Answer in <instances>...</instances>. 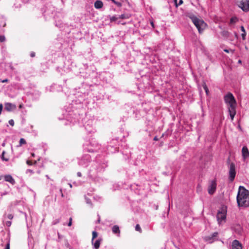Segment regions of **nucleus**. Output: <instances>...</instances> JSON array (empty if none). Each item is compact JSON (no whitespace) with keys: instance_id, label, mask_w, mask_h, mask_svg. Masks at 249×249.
Wrapping results in <instances>:
<instances>
[{"instance_id":"obj_1","label":"nucleus","mask_w":249,"mask_h":249,"mask_svg":"<svg viewBox=\"0 0 249 249\" xmlns=\"http://www.w3.org/2000/svg\"><path fill=\"white\" fill-rule=\"evenodd\" d=\"M74 102L69 104L68 106L65 107L64 110L62 111V117H59V120H66L70 123L74 124L77 122V115L78 113V111L74 107Z\"/></svg>"},{"instance_id":"obj_2","label":"nucleus","mask_w":249,"mask_h":249,"mask_svg":"<svg viewBox=\"0 0 249 249\" xmlns=\"http://www.w3.org/2000/svg\"><path fill=\"white\" fill-rule=\"evenodd\" d=\"M107 166V161L104 157L100 155L96 156V160L93 161L89 174L90 177L94 175V173L102 172Z\"/></svg>"},{"instance_id":"obj_3","label":"nucleus","mask_w":249,"mask_h":249,"mask_svg":"<svg viewBox=\"0 0 249 249\" xmlns=\"http://www.w3.org/2000/svg\"><path fill=\"white\" fill-rule=\"evenodd\" d=\"M236 199L238 207H247L249 206V191L244 187L240 186Z\"/></svg>"},{"instance_id":"obj_4","label":"nucleus","mask_w":249,"mask_h":249,"mask_svg":"<svg viewBox=\"0 0 249 249\" xmlns=\"http://www.w3.org/2000/svg\"><path fill=\"white\" fill-rule=\"evenodd\" d=\"M224 101L227 105L228 112L231 121H232L236 115V102L233 94L229 92L224 96Z\"/></svg>"},{"instance_id":"obj_5","label":"nucleus","mask_w":249,"mask_h":249,"mask_svg":"<svg viewBox=\"0 0 249 249\" xmlns=\"http://www.w3.org/2000/svg\"><path fill=\"white\" fill-rule=\"evenodd\" d=\"M186 16L192 20V22L197 29L199 33H202L206 28L207 24L203 20L198 18L191 12L187 13Z\"/></svg>"},{"instance_id":"obj_6","label":"nucleus","mask_w":249,"mask_h":249,"mask_svg":"<svg viewBox=\"0 0 249 249\" xmlns=\"http://www.w3.org/2000/svg\"><path fill=\"white\" fill-rule=\"evenodd\" d=\"M100 147L96 140L92 138L85 144V150L89 152H94L100 149Z\"/></svg>"},{"instance_id":"obj_7","label":"nucleus","mask_w":249,"mask_h":249,"mask_svg":"<svg viewBox=\"0 0 249 249\" xmlns=\"http://www.w3.org/2000/svg\"><path fill=\"white\" fill-rule=\"evenodd\" d=\"M95 121L93 119H90L85 122L84 126L89 133H94L96 131L95 127Z\"/></svg>"},{"instance_id":"obj_8","label":"nucleus","mask_w":249,"mask_h":249,"mask_svg":"<svg viewBox=\"0 0 249 249\" xmlns=\"http://www.w3.org/2000/svg\"><path fill=\"white\" fill-rule=\"evenodd\" d=\"M91 161V156L89 154L83 155L78 160V164L83 167H87Z\"/></svg>"},{"instance_id":"obj_9","label":"nucleus","mask_w":249,"mask_h":249,"mask_svg":"<svg viewBox=\"0 0 249 249\" xmlns=\"http://www.w3.org/2000/svg\"><path fill=\"white\" fill-rule=\"evenodd\" d=\"M238 6L244 12L249 11V0H240L238 1Z\"/></svg>"},{"instance_id":"obj_10","label":"nucleus","mask_w":249,"mask_h":249,"mask_svg":"<svg viewBox=\"0 0 249 249\" xmlns=\"http://www.w3.org/2000/svg\"><path fill=\"white\" fill-rule=\"evenodd\" d=\"M229 174V180L231 182H232L234 180L236 175L235 166L233 163H231L230 164Z\"/></svg>"},{"instance_id":"obj_11","label":"nucleus","mask_w":249,"mask_h":249,"mask_svg":"<svg viewBox=\"0 0 249 249\" xmlns=\"http://www.w3.org/2000/svg\"><path fill=\"white\" fill-rule=\"evenodd\" d=\"M217 183L216 179L211 180L208 187V192L210 195H213L216 191Z\"/></svg>"},{"instance_id":"obj_12","label":"nucleus","mask_w":249,"mask_h":249,"mask_svg":"<svg viewBox=\"0 0 249 249\" xmlns=\"http://www.w3.org/2000/svg\"><path fill=\"white\" fill-rule=\"evenodd\" d=\"M217 235L218 232H214L210 235L205 236L204 237V240L209 243H212L216 240Z\"/></svg>"},{"instance_id":"obj_13","label":"nucleus","mask_w":249,"mask_h":249,"mask_svg":"<svg viewBox=\"0 0 249 249\" xmlns=\"http://www.w3.org/2000/svg\"><path fill=\"white\" fill-rule=\"evenodd\" d=\"M118 151V147L115 146V145H109L107 146L106 149L104 148L102 152L104 151L106 152L107 154L114 153Z\"/></svg>"},{"instance_id":"obj_14","label":"nucleus","mask_w":249,"mask_h":249,"mask_svg":"<svg viewBox=\"0 0 249 249\" xmlns=\"http://www.w3.org/2000/svg\"><path fill=\"white\" fill-rule=\"evenodd\" d=\"M5 109L7 111L10 112L16 109V106L15 104L10 103H5L4 104Z\"/></svg>"},{"instance_id":"obj_15","label":"nucleus","mask_w":249,"mask_h":249,"mask_svg":"<svg viewBox=\"0 0 249 249\" xmlns=\"http://www.w3.org/2000/svg\"><path fill=\"white\" fill-rule=\"evenodd\" d=\"M242 156L245 160L249 157V151L247 146H244L242 149Z\"/></svg>"},{"instance_id":"obj_16","label":"nucleus","mask_w":249,"mask_h":249,"mask_svg":"<svg viewBox=\"0 0 249 249\" xmlns=\"http://www.w3.org/2000/svg\"><path fill=\"white\" fill-rule=\"evenodd\" d=\"M231 249H242V246L237 240H234L232 243Z\"/></svg>"},{"instance_id":"obj_17","label":"nucleus","mask_w":249,"mask_h":249,"mask_svg":"<svg viewBox=\"0 0 249 249\" xmlns=\"http://www.w3.org/2000/svg\"><path fill=\"white\" fill-rule=\"evenodd\" d=\"M3 178L5 181L10 182L12 185H14L16 183L15 179L10 175H5L3 176Z\"/></svg>"},{"instance_id":"obj_18","label":"nucleus","mask_w":249,"mask_h":249,"mask_svg":"<svg viewBox=\"0 0 249 249\" xmlns=\"http://www.w3.org/2000/svg\"><path fill=\"white\" fill-rule=\"evenodd\" d=\"M102 241V239L101 238H98L95 241H94V240L91 241L92 245L93 246V249H99Z\"/></svg>"},{"instance_id":"obj_19","label":"nucleus","mask_w":249,"mask_h":249,"mask_svg":"<svg viewBox=\"0 0 249 249\" xmlns=\"http://www.w3.org/2000/svg\"><path fill=\"white\" fill-rule=\"evenodd\" d=\"M217 219L218 222L224 220L226 219V215L224 213L219 212L217 214Z\"/></svg>"},{"instance_id":"obj_20","label":"nucleus","mask_w":249,"mask_h":249,"mask_svg":"<svg viewBox=\"0 0 249 249\" xmlns=\"http://www.w3.org/2000/svg\"><path fill=\"white\" fill-rule=\"evenodd\" d=\"M112 231L113 233L117 234L118 236H120V230L118 226H113L112 228Z\"/></svg>"},{"instance_id":"obj_21","label":"nucleus","mask_w":249,"mask_h":249,"mask_svg":"<svg viewBox=\"0 0 249 249\" xmlns=\"http://www.w3.org/2000/svg\"><path fill=\"white\" fill-rule=\"evenodd\" d=\"M103 6V2L101 0H97L94 2V7L96 9H100Z\"/></svg>"},{"instance_id":"obj_22","label":"nucleus","mask_w":249,"mask_h":249,"mask_svg":"<svg viewBox=\"0 0 249 249\" xmlns=\"http://www.w3.org/2000/svg\"><path fill=\"white\" fill-rule=\"evenodd\" d=\"M241 30L242 32V33L241 34L242 39H243V40H245L246 36V31H245V29L244 26H241Z\"/></svg>"},{"instance_id":"obj_23","label":"nucleus","mask_w":249,"mask_h":249,"mask_svg":"<svg viewBox=\"0 0 249 249\" xmlns=\"http://www.w3.org/2000/svg\"><path fill=\"white\" fill-rule=\"evenodd\" d=\"M130 17L129 14H123L119 16V18L128 19Z\"/></svg>"},{"instance_id":"obj_24","label":"nucleus","mask_w":249,"mask_h":249,"mask_svg":"<svg viewBox=\"0 0 249 249\" xmlns=\"http://www.w3.org/2000/svg\"><path fill=\"white\" fill-rule=\"evenodd\" d=\"M55 25L60 29H62L63 27V23L61 20L56 21L55 20Z\"/></svg>"},{"instance_id":"obj_25","label":"nucleus","mask_w":249,"mask_h":249,"mask_svg":"<svg viewBox=\"0 0 249 249\" xmlns=\"http://www.w3.org/2000/svg\"><path fill=\"white\" fill-rule=\"evenodd\" d=\"M203 88L206 93L207 95H208V93H209V89H208V88L207 87L206 84L205 83H204V84H203Z\"/></svg>"},{"instance_id":"obj_26","label":"nucleus","mask_w":249,"mask_h":249,"mask_svg":"<svg viewBox=\"0 0 249 249\" xmlns=\"http://www.w3.org/2000/svg\"><path fill=\"white\" fill-rule=\"evenodd\" d=\"M85 200H86V202L87 204H89V205H90V207H91V208H92L93 206H92V203H91V200H90L89 198H88V197H85Z\"/></svg>"},{"instance_id":"obj_27","label":"nucleus","mask_w":249,"mask_h":249,"mask_svg":"<svg viewBox=\"0 0 249 249\" xmlns=\"http://www.w3.org/2000/svg\"><path fill=\"white\" fill-rule=\"evenodd\" d=\"M118 18H119V17H117L116 16H113L110 18V20L111 22L115 21Z\"/></svg>"},{"instance_id":"obj_28","label":"nucleus","mask_w":249,"mask_h":249,"mask_svg":"<svg viewBox=\"0 0 249 249\" xmlns=\"http://www.w3.org/2000/svg\"><path fill=\"white\" fill-rule=\"evenodd\" d=\"M237 21V18L236 17H232L230 19L231 24H234Z\"/></svg>"},{"instance_id":"obj_29","label":"nucleus","mask_w":249,"mask_h":249,"mask_svg":"<svg viewBox=\"0 0 249 249\" xmlns=\"http://www.w3.org/2000/svg\"><path fill=\"white\" fill-rule=\"evenodd\" d=\"M92 237L91 241L94 240V239L97 237L98 233L96 231H92Z\"/></svg>"},{"instance_id":"obj_30","label":"nucleus","mask_w":249,"mask_h":249,"mask_svg":"<svg viewBox=\"0 0 249 249\" xmlns=\"http://www.w3.org/2000/svg\"><path fill=\"white\" fill-rule=\"evenodd\" d=\"M60 221V218H56L54 219L52 222L53 225H56L58 223H59Z\"/></svg>"},{"instance_id":"obj_31","label":"nucleus","mask_w":249,"mask_h":249,"mask_svg":"<svg viewBox=\"0 0 249 249\" xmlns=\"http://www.w3.org/2000/svg\"><path fill=\"white\" fill-rule=\"evenodd\" d=\"M175 4L176 7H178V6L181 5L183 3V0H179L178 3H177V0H174Z\"/></svg>"},{"instance_id":"obj_32","label":"nucleus","mask_w":249,"mask_h":249,"mask_svg":"<svg viewBox=\"0 0 249 249\" xmlns=\"http://www.w3.org/2000/svg\"><path fill=\"white\" fill-rule=\"evenodd\" d=\"M114 3H115L118 7H121L122 3L120 2L115 1V0H111Z\"/></svg>"},{"instance_id":"obj_33","label":"nucleus","mask_w":249,"mask_h":249,"mask_svg":"<svg viewBox=\"0 0 249 249\" xmlns=\"http://www.w3.org/2000/svg\"><path fill=\"white\" fill-rule=\"evenodd\" d=\"M6 40V38L4 36L0 35V42H3Z\"/></svg>"},{"instance_id":"obj_34","label":"nucleus","mask_w":249,"mask_h":249,"mask_svg":"<svg viewBox=\"0 0 249 249\" xmlns=\"http://www.w3.org/2000/svg\"><path fill=\"white\" fill-rule=\"evenodd\" d=\"M135 230L141 232V228L139 224H137L135 226Z\"/></svg>"},{"instance_id":"obj_35","label":"nucleus","mask_w":249,"mask_h":249,"mask_svg":"<svg viewBox=\"0 0 249 249\" xmlns=\"http://www.w3.org/2000/svg\"><path fill=\"white\" fill-rule=\"evenodd\" d=\"M26 143V141L23 138H21L19 140V144L20 145Z\"/></svg>"},{"instance_id":"obj_36","label":"nucleus","mask_w":249,"mask_h":249,"mask_svg":"<svg viewBox=\"0 0 249 249\" xmlns=\"http://www.w3.org/2000/svg\"><path fill=\"white\" fill-rule=\"evenodd\" d=\"M4 154H5V151H3L2 153L1 156V158L3 160L8 161V159H6L4 157Z\"/></svg>"},{"instance_id":"obj_37","label":"nucleus","mask_w":249,"mask_h":249,"mask_svg":"<svg viewBox=\"0 0 249 249\" xmlns=\"http://www.w3.org/2000/svg\"><path fill=\"white\" fill-rule=\"evenodd\" d=\"M59 193L60 194V195L62 197H64V193L63 192V190L62 188H60L59 190Z\"/></svg>"},{"instance_id":"obj_38","label":"nucleus","mask_w":249,"mask_h":249,"mask_svg":"<svg viewBox=\"0 0 249 249\" xmlns=\"http://www.w3.org/2000/svg\"><path fill=\"white\" fill-rule=\"evenodd\" d=\"M8 194H9V192H7V191H4L3 192L1 193L0 196L1 197H2L3 196H4L5 195H7Z\"/></svg>"},{"instance_id":"obj_39","label":"nucleus","mask_w":249,"mask_h":249,"mask_svg":"<svg viewBox=\"0 0 249 249\" xmlns=\"http://www.w3.org/2000/svg\"><path fill=\"white\" fill-rule=\"evenodd\" d=\"M7 217L9 219H12L13 218V215L12 214H8L7 215Z\"/></svg>"},{"instance_id":"obj_40","label":"nucleus","mask_w":249,"mask_h":249,"mask_svg":"<svg viewBox=\"0 0 249 249\" xmlns=\"http://www.w3.org/2000/svg\"><path fill=\"white\" fill-rule=\"evenodd\" d=\"M9 124L11 126H13L14 125V121L13 119H11L9 121Z\"/></svg>"},{"instance_id":"obj_41","label":"nucleus","mask_w":249,"mask_h":249,"mask_svg":"<svg viewBox=\"0 0 249 249\" xmlns=\"http://www.w3.org/2000/svg\"><path fill=\"white\" fill-rule=\"evenodd\" d=\"M0 81L1 82V83H7L8 82H9V80L7 78L5 79H0Z\"/></svg>"},{"instance_id":"obj_42","label":"nucleus","mask_w":249,"mask_h":249,"mask_svg":"<svg viewBox=\"0 0 249 249\" xmlns=\"http://www.w3.org/2000/svg\"><path fill=\"white\" fill-rule=\"evenodd\" d=\"M52 187L51 188V191H53V190L56 189L57 188L56 186L55 185H53L52 184H51Z\"/></svg>"},{"instance_id":"obj_43","label":"nucleus","mask_w":249,"mask_h":249,"mask_svg":"<svg viewBox=\"0 0 249 249\" xmlns=\"http://www.w3.org/2000/svg\"><path fill=\"white\" fill-rule=\"evenodd\" d=\"M72 224V218L71 217H70V219H69V222L68 224V226H71Z\"/></svg>"},{"instance_id":"obj_44","label":"nucleus","mask_w":249,"mask_h":249,"mask_svg":"<svg viewBox=\"0 0 249 249\" xmlns=\"http://www.w3.org/2000/svg\"><path fill=\"white\" fill-rule=\"evenodd\" d=\"M5 224H6V225L7 226H8V227H10V226H11V221H6V222H5Z\"/></svg>"},{"instance_id":"obj_45","label":"nucleus","mask_w":249,"mask_h":249,"mask_svg":"<svg viewBox=\"0 0 249 249\" xmlns=\"http://www.w3.org/2000/svg\"><path fill=\"white\" fill-rule=\"evenodd\" d=\"M35 56V52H31L30 53V56L32 57H34Z\"/></svg>"},{"instance_id":"obj_46","label":"nucleus","mask_w":249,"mask_h":249,"mask_svg":"<svg viewBox=\"0 0 249 249\" xmlns=\"http://www.w3.org/2000/svg\"><path fill=\"white\" fill-rule=\"evenodd\" d=\"M30 173L31 174H33L34 173L33 171L32 170H31V169H28L27 171H26V173Z\"/></svg>"},{"instance_id":"obj_47","label":"nucleus","mask_w":249,"mask_h":249,"mask_svg":"<svg viewBox=\"0 0 249 249\" xmlns=\"http://www.w3.org/2000/svg\"><path fill=\"white\" fill-rule=\"evenodd\" d=\"M5 249H10V244L8 243L5 247Z\"/></svg>"},{"instance_id":"obj_48","label":"nucleus","mask_w":249,"mask_h":249,"mask_svg":"<svg viewBox=\"0 0 249 249\" xmlns=\"http://www.w3.org/2000/svg\"><path fill=\"white\" fill-rule=\"evenodd\" d=\"M26 163L27 164H28L29 165H31L32 164V161H31L30 160H27Z\"/></svg>"},{"instance_id":"obj_49","label":"nucleus","mask_w":249,"mask_h":249,"mask_svg":"<svg viewBox=\"0 0 249 249\" xmlns=\"http://www.w3.org/2000/svg\"><path fill=\"white\" fill-rule=\"evenodd\" d=\"M77 176L78 177H81L82 176V174L81 172H77Z\"/></svg>"},{"instance_id":"obj_50","label":"nucleus","mask_w":249,"mask_h":249,"mask_svg":"<svg viewBox=\"0 0 249 249\" xmlns=\"http://www.w3.org/2000/svg\"><path fill=\"white\" fill-rule=\"evenodd\" d=\"M150 24L151 25L152 28H154V24L153 21H150Z\"/></svg>"},{"instance_id":"obj_51","label":"nucleus","mask_w":249,"mask_h":249,"mask_svg":"<svg viewBox=\"0 0 249 249\" xmlns=\"http://www.w3.org/2000/svg\"><path fill=\"white\" fill-rule=\"evenodd\" d=\"M116 142H117V140H112V142H111V143H112L113 144H115Z\"/></svg>"},{"instance_id":"obj_52","label":"nucleus","mask_w":249,"mask_h":249,"mask_svg":"<svg viewBox=\"0 0 249 249\" xmlns=\"http://www.w3.org/2000/svg\"><path fill=\"white\" fill-rule=\"evenodd\" d=\"M154 141H158L159 140V139L158 138L157 136H155L154 139H153Z\"/></svg>"},{"instance_id":"obj_53","label":"nucleus","mask_w":249,"mask_h":249,"mask_svg":"<svg viewBox=\"0 0 249 249\" xmlns=\"http://www.w3.org/2000/svg\"><path fill=\"white\" fill-rule=\"evenodd\" d=\"M122 153H123V154H125L126 155H128V153L126 152H125V151H123Z\"/></svg>"},{"instance_id":"obj_54","label":"nucleus","mask_w":249,"mask_h":249,"mask_svg":"<svg viewBox=\"0 0 249 249\" xmlns=\"http://www.w3.org/2000/svg\"><path fill=\"white\" fill-rule=\"evenodd\" d=\"M224 52H225L226 53H229V50L225 49V50H224Z\"/></svg>"},{"instance_id":"obj_55","label":"nucleus","mask_w":249,"mask_h":249,"mask_svg":"<svg viewBox=\"0 0 249 249\" xmlns=\"http://www.w3.org/2000/svg\"><path fill=\"white\" fill-rule=\"evenodd\" d=\"M68 184L69 185L70 188H72V184L71 183H69Z\"/></svg>"},{"instance_id":"obj_56","label":"nucleus","mask_w":249,"mask_h":249,"mask_svg":"<svg viewBox=\"0 0 249 249\" xmlns=\"http://www.w3.org/2000/svg\"><path fill=\"white\" fill-rule=\"evenodd\" d=\"M46 177L48 179H49V178H49V176H48V175H46Z\"/></svg>"},{"instance_id":"obj_57","label":"nucleus","mask_w":249,"mask_h":249,"mask_svg":"<svg viewBox=\"0 0 249 249\" xmlns=\"http://www.w3.org/2000/svg\"><path fill=\"white\" fill-rule=\"evenodd\" d=\"M3 178V176H0V180H1Z\"/></svg>"},{"instance_id":"obj_58","label":"nucleus","mask_w":249,"mask_h":249,"mask_svg":"<svg viewBox=\"0 0 249 249\" xmlns=\"http://www.w3.org/2000/svg\"><path fill=\"white\" fill-rule=\"evenodd\" d=\"M32 157H34L35 156V154L34 153H32Z\"/></svg>"},{"instance_id":"obj_59","label":"nucleus","mask_w":249,"mask_h":249,"mask_svg":"<svg viewBox=\"0 0 249 249\" xmlns=\"http://www.w3.org/2000/svg\"><path fill=\"white\" fill-rule=\"evenodd\" d=\"M238 63H241V60H239L238 61Z\"/></svg>"},{"instance_id":"obj_60","label":"nucleus","mask_w":249,"mask_h":249,"mask_svg":"<svg viewBox=\"0 0 249 249\" xmlns=\"http://www.w3.org/2000/svg\"><path fill=\"white\" fill-rule=\"evenodd\" d=\"M164 134H162V136H161V137H164Z\"/></svg>"},{"instance_id":"obj_61","label":"nucleus","mask_w":249,"mask_h":249,"mask_svg":"<svg viewBox=\"0 0 249 249\" xmlns=\"http://www.w3.org/2000/svg\"><path fill=\"white\" fill-rule=\"evenodd\" d=\"M5 25H6V23H4V25H3V27H4V26H5Z\"/></svg>"},{"instance_id":"obj_62","label":"nucleus","mask_w":249,"mask_h":249,"mask_svg":"<svg viewBox=\"0 0 249 249\" xmlns=\"http://www.w3.org/2000/svg\"><path fill=\"white\" fill-rule=\"evenodd\" d=\"M68 124L67 123H65V124H66V125H67Z\"/></svg>"}]
</instances>
